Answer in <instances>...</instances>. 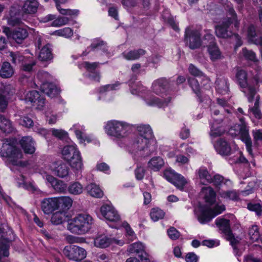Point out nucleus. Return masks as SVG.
Masks as SVG:
<instances>
[{
  "label": "nucleus",
  "mask_w": 262,
  "mask_h": 262,
  "mask_svg": "<svg viewBox=\"0 0 262 262\" xmlns=\"http://www.w3.org/2000/svg\"><path fill=\"white\" fill-rule=\"evenodd\" d=\"M228 12V17L222 23L215 27V32L218 37L228 38L232 37L236 41V47H239L242 45L240 36L237 34H234L229 30V27L235 21L234 26L238 27V23L236 21V14L232 6L228 5L226 8Z\"/></svg>",
  "instance_id": "f257e3e1"
},
{
  "label": "nucleus",
  "mask_w": 262,
  "mask_h": 262,
  "mask_svg": "<svg viewBox=\"0 0 262 262\" xmlns=\"http://www.w3.org/2000/svg\"><path fill=\"white\" fill-rule=\"evenodd\" d=\"M94 224L93 217L87 213H80L68 221L67 229L71 233L83 235L88 233Z\"/></svg>",
  "instance_id": "f03ea898"
},
{
  "label": "nucleus",
  "mask_w": 262,
  "mask_h": 262,
  "mask_svg": "<svg viewBox=\"0 0 262 262\" xmlns=\"http://www.w3.org/2000/svg\"><path fill=\"white\" fill-rule=\"evenodd\" d=\"M236 77L242 92L245 94L249 102H252L254 97L258 89L260 84L262 82L261 78L258 75L253 76L251 83L247 82V74L243 70H238Z\"/></svg>",
  "instance_id": "7ed1b4c3"
},
{
  "label": "nucleus",
  "mask_w": 262,
  "mask_h": 262,
  "mask_svg": "<svg viewBox=\"0 0 262 262\" xmlns=\"http://www.w3.org/2000/svg\"><path fill=\"white\" fill-rule=\"evenodd\" d=\"M0 156L6 159V165L13 171H15L16 166V139L15 138H7L4 141L0 148Z\"/></svg>",
  "instance_id": "20e7f679"
},
{
  "label": "nucleus",
  "mask_w": 262,
  "mask_h": 262,
  "mask_svg": "<svg viewBox=\"0 0 262 262\" xmlns=\"http://www.w3.org/2000/svg\"><path fill=\"white\" fill-rule=\"evenodd\" d=\"M225 210V207L223 205H216L214 208H211L209 205L200 204L194 211L199 222L204 224L222 213Z\"/></svg>",
  "instance_id": "39448f33"
},
{
  "label": "nucleus",
  "mask_w": 262,
  "mask_h": 262,
  "mask_svg": "<svg viewBox=\"0 0 262 262\" xmlns=\"http://www.w3.org/2000/svg\"><path fill=\"white\" fill-rule=\"evenodd\" d=\"M131 129L132 125L129 124L116 120L108 121L105 126V132L107 135L119 139L127 137Z\"/></svg>",
  "instance_id": "423d86ee"
},
{
  "label": "nucleus",
  "mask_w": 262,
  "mask_h": 262,
  "mask_svg": "<svg viewBox=\"0 0 262 262\" xmlns=\"http://www.w3.org/2000/svg\"><path fill=\"white\" fill-rule=\"evenodd\" d=\"M62 155L64 160L68 161L71 166L78 170L82 166V158L79 151L74 145L64 146Z\"/></svg>",
  "instance_id": "0eeeda50"
},
{
  "label": "nucleus",
  "mask_w": 262,
  "mask_h": 262,
  "mask_svg": "<svg viewBox=\"0 0 262 262\" xmlns=\"http://www.w3.org/2000/svg\"><path fill=\"white\" fill-rule=\"evenodd\" d=\"M229 134L233 137L240 136L241 139L245 143L246 149L249 154L253 157L252 149V141L249 134L247 126L244 124H236L230 128L229 130Z\"/></svg>",
  "instance_id": "6e6552de"
},
{
  "label": "nucleus",
  "mask_w": 262,
  "mask_h": 262,
  "mask_svg": "<svg viewBox=\"0 0 262 262\" xmlns=\"http://www.w3.org/2000/svg\"><path fill=\"white\" fill-rule=\"evenodd\" d=\"M150 141L144 137L136 136L130 144L132 152H139V154L143 157L149 156L154 149L149 145Z\"/></svg>",
  "instance_id": "1a4fd4ad"
},
{
  "label": "nucleus",
  "mask_w": 262,
  "mask_h": 262,
  "mask_svg": "<svg viewBox=\"0 0 262 262\" xmlns=\"http://www.w3.org/2000/svg\"><path fill=\"white\" fill-rule=\"evenodd\" d=\"M201 33L196 29H192L191 27H187L185 32V39L189 47L191 49H195L201 46Z\"/></svg>",
  "instance_id": "9d476101"
},
{
  "label": "nucleus",
  "mask_w": 262,
  "mask_h": 262,
  "mask_svg": "<svg viewBox=\"0 0 262 262\" xmlns=\"http://www.w3.org/2000/svg\"><path fill=\"white\" fill-rule=\"evenodd\" d=\"M63 253L70 260L74 261L81 260L86 256V251L76 245L66 246L63 250Z\"/></svg>",
  "instance_id": "9b49d317"
},
{
  "label": "nucleus",
  "mask_w": 262,
  "mask_h": 262,
  "mask_svg": "<svg viewBox=\"0 0 262 262\" xmlns=\"http://www.w3.org/2000/svg\"><path fill=\"white\" fill-rule=\"evenodd\" d=\"M100 212L102 215L110 222L117 223L121 219L118 211L112 205H102L100 208Z\"/></svg>",
  "instance_id": "f8f14e48"
},
{
  "label": "nucleus",
  "mask_w": 262,
  "mask_h": 262,
  "mask_svg": "<svg viewBox=\"0 0 262 262\" xmlns=\"http://www.w3.org/2000/svg\"><path fill=\"white\" fill-rule=\"evenodd\" d=\"M15 94V89L11 85L2 86L0 88V111L3 112L7 106L8 100Z\"/></svg>",
  "instance_id": "ddd939ff"
},
{
  "label": "nucleus",
  "mask_w": 262,
  "mask_h": 262,
  "mask_svg": "<svg viewBox=\"0 0 262 262\" xmlns=\"http://www.w3.org/2000/svg\"><path fill=\"white\" fill-rule=\"evenodd\" d=\"M19 143L26 154L32 155L36 150V142L31 136H27L21 138Z\"/></svg>",
  "instance_id": "4468645a"
},
{
  "label": "nucleus",
  "mask_w": 262,
  "mask_h": 262,
  "mask_svg": "<svg viewBox=\"0 0 262 262\" xmlns=\"http://www.w3.org/2000/svg\"><path fill=\"white\" fill-rule=\"evenodd\" d=\"M127 251L131 254L138 255L142 260H145V262L149 261L145 251V247L141 242H138L130 244L127 248Z\"/></svg>",
  "instance_id": "2eb2a0df"
},
{
  "label": "nucleus",
  "mask_w": 262,
  "mask_h": 262,
  "mask_svg": "<svg viewBox=\"0 0 262 262\" xmlns=\"http://www.w3.org/2000/svg\"><path fill=\"white\" fill-rule=\"evenodd\" d=\"M25 100L32 103L33 105L38 110H41L45 104V99L36 91H32L28 93Z\"/></svg>",
  "instance_id": "dca6fc26"
},
{
  "label": "nucleus",
  "mask_w": 262,
  "mask_h": 262,
  "mask_svg": "<svg viewBox=\"0 0 262 262\" xmlns=\"http://www.w3.org/2000/svg\"><path fill=\"white\" fill-rule=\"evenodd\" d=\"M113 243L122 246L124 243L122 241L112 238L104 235H99L94 239V245L100 248H106Z\"/></svg>",
  "instance_id": "f3484780"
},
{
  "label": "nucleus",
  "mask_w": 262,
  "mask_h": 262,
  "mask_svg": "<svg viewBox=\"0 0 262 262\" xmlns=\"http://www.w3.org/2000/svg\"><path fill=\"white\" fill-rule=\"evenodd\" d=\"M41 208L47 214L51 213L58 209L57 197L48 198L43 199L41 202Z\"/></svg>",
  "instance_id": "a211bd4d"
},
{
  "label": "nucleus",
  "mask_w": 262,
  "mask_h": 262,
  "mask_svg": "<svg viewBox=\"0 0 262 262\" xmlns=\"http://www.w3.org/2000/svg\"><path fill=\"white\" fill-rule=\"evenodd\" d=\"M216 151L222 156H229L231 153L230 144L224 139L220 138L214 145Z\"/></svg>",
  "instance_id": "6ab92c4d"
},
{
  "label": "nucleus",
  "mask_w": 262,
  "mask_h": 262,
  "mask_svg": "<svg viewBox=\"0 0 262 262\" xmlns=\"http://www.w3.org/2000/svg\"><path fill=\"white\" fill-rule=\"evenodd\" d=\"M52 169L59 177L66 178L69 173V167L67 164L61 161H56L52 163Z\"/></svg>",
  "instance_id": "aec40b11"
},
{
  "label": "nucleus",
  "mask_w": 262,
  "mask_h": 262,
  "mask_svg": "<svg viewBox=\"0 0 262 262\" xmlns=\"http://www.w3.org/2000/svg\"><path fill=\"white\" fill-rule=\"evenodd\" d=\"M17 60L21 63V70L25 72H30L32 70L33 67L36 64L32 55L24 56L17 55Z\"/></svg>",
  "instance_id": "412c9836"
},
{
  "label": "nucleus",
  "mask_w": 262,
  "mask_h": 262,
  "mask_svg": "<svg viewBox=\"0 0 262 262\" xmlns=\"http://www.w3.org/2000/svg\"><path fill=\"white\" fill-rule=\"evenodd\" d=\"M41 90L42 92L51 98L57 96L59 93V89L53 83L44 82L41 85Z\"/></svg>",
  "instance_id": "4be33fe9"
},
{
  "label": "nucleus",
  "mask_w": 262,
  "mask_h": 262,
  "mask_svg": "<svg viewBox=\"0 0 262 262\" xmlns=\"http://www.w3.org/2000/svg\"><path fill=\"white\" fill-rule=\"evenodd\" d=\"M171 98L168 97L164 99H161L155 96H151L146 99V104L151 106H157L159 108L167 106L170 102Z\"/></svg>",
  "instance_id": "5701e85b"
},
{
  "label": "nucleus",
  "mask_w": 262,
  "mask_h": 262,
  "mask_svg": "<svg viewBox=\"0 0 262 262\" xmlns=\"http://www.w3.org/2000/svg\"><path fill=\"white\" fill-rule=\"evenodd\" d=\"M168 81L165 78H161L154 81L152 84V91L157 95H160L165 92L168 84Z\"/></svg>",
  "instance_id": "b1692460"
},
{
  "label": "nucleus",
  "mask_w": 262,
  "mask_h": 262,
  "mask_svg": "<svg viewBox=\"0 0 262 262\" xmlns=\"http://www.w3.org/2000/svg\"><path fill=\"white\" fill-rule=\"evenodd\" d=\"M14 129L12 122L3 115H0V130L1 133L7 135L12 133Z\"/></svg>",
  "instance_id": "393cba45"
},
{
  "label": "nucleus",
  "mask_w": 262,
  "mask_h": 262,
  "mask_svg": "<svg viewBox=\"0 0 262 262\" xmlns=\"http://www.w3.org/2000/svg\"><path fill=\"white\" fill-rule=\"evenodd\" d=\"M247 38L250 43L256 45L262 42V36H259L256 32L255 27L250 25L247 29Z\"/></svg>",
  "instance_id": "a878e982"
},
{
  "label": "nucleus",
  "mask_w": 262,
  "mask_h": 262,
  "mask_svg": "<svg viewBox=\"0 0 262 262\" xmlns=\"http://www.w3.org/2000/svg\"><path fill=\"white\" fill-rule=\"evenodd\" d=\"M215 223L219 227L220 230L222 231L226 236L232 233L229 220L217 218L215 220Z\"/></svg>",
  "instance_id": "bb28decb"
},
{
  "label": "nucleus",
  "mask_w": 262,
  "mask_h": 262,
  "mask_svg": "<svg viewBox=\"0 0 262 262\" xmlns=\"http://www.w3.org/2000/svg\"><path fill=\"white\" fill-rule=\"evenodd\" d=\"M88 193L92 196L101 198L103 196V192L100 187L96 183L92 182L86 186Z\"/></svg>",
  "instance_id": "cd10ccee"
},
{
  "label": "nucleus",
  "mask_w": 262,
  "mask_h": 262,
  "mask_svg": "<svg viewBox=\"0 0 262 262\" xmlns=\"http://www.w3.org/2000/svg\"><path fill=\"white\" fill-rule=\"evenodd\" d=\"M208 52L212 61L221 59L223 56L216 43L208 45Z\"/></svg>",
  "instance_id": "c85d7f7f"
},
{
  "label": "nucleus",
  "mask_w": 262,
  "mask_h": 262,
  "mask_svg": "<svg viewBox=\"0 0 262 262\" xmlns=\"http://www.w3.org/2000/svg\"><path fill=\"white\" fill-rule=\"evenodd\" d=\"M146 52L142 49L131 50L128 52H124L122 53L123 57L127 60H135L139 59L144 55Z\"/></svg>",
  "instance_id": "c756f323"
},
{
  "label": "nucleus",
  "mask_w": 262,
  "mask_h": 262,
  "mask_svg": "<svg viewBox=\"0 0 262 262\" xmlns=\"http://www.w3.org/2000/svg\"><path fill=\"white\" fill-rule=\"evenodd\" d=\"M38 6V4L36 0H27L25 2L22 9L25 13L34 14L37 11Z\"/></svg>",
  "instance_id": "7c9ffc66"
},
{
  "label": "nucleus",
  "mask_w": 262,
  "mask_h": 262,
  "mask_svg": "<svg viewBox=\"0 0 262 262\" xmlns=\"http://www.w3.org/2000/svg\"><path fill=\"white\" fill-rule=\"evenodd\" d=\"M197 173L199 175V178L200 179H205L206 180H224V178L219 174L214 175L213 178H210V176L209 175L208 171L207 169L205 167H201L197 171Z\"/></svg>",
  "instance_id": "2f4dec72"
},
{
  "label": "nucleus",
  "mask_w": 262,
  "mask_h": 262,
  "mask_svg": "<svg viewBox=\"0 0 262 262\" xmlns=\"http://www.w3.org/2000/svg\"><path fill=\"white\" fill-rule=\"evenodd\" d=\"M138 135L137 136L144 137L150 140L153 136L152 131L148 125H140L137 127Z\"/></svg>",
  "instance_id": "473e14b6"
},
{
  "label": "nucleus",
  "mask_w": 262,
  "mask_h": 262,
  "mask_svg": "<svg viewBox=\"0 0 262 262\" xmlns=\"http://www.w3.org/2000/svg\"><path fill=\"white\" fill-rule=\"evenodd\" d=\"M90 48L93 50L96 49H100L104 52L107 51L106 43L104 41L99 39H95L93 40L90 47H88L85 51L83 52L82 55L86 56L90 52Z\"/></svg>",
  "instance_id": "72a5a7b5"
},
{
  "label": "nucleus",
  "mask_w": 262,
  "mask_h": 262,
  "mask_svg": "<svg viewBox=\"0 0 262 262\" xmlns=\"http://www.w3.org/2000/svg\"><path fill=\"white\" fill-rule=\"evenodd\" d=\"M201 192L204 194V198L207 203L212 205L215 202L216 194L211 187H203Z\"/></svg>",
  "instance_id": "f704fd0d"
},
{
  "label": "nucleus",
  "mask_w": 262,
  "mask_h": 262,
  "mask_svg": "<svg viewBox=\"0 0 262 262\" xmlns=\"http://www.w3.org/2000/svg\"><path fill=\"white\" fill-rule=\"evenodd\" d=\"M13 74L14 70L10 63L8 62H3L0 70V76L8 78L11 77Z\"/></svg>",
  "instance_id": "c9c22d12"
},
{
  "label": "nucleus",
  "mask_w": 262,
  "mask_h": 262,
  "mask_svg": "<svg viewBox=\"0 0 262 262\" xmlns=\"http://www.w3.org/2000/svg\"><path fill=\"white\" fill-rule=\"evenodd\" d=\"M47 184L49 187H52L58 192H65L68 188L64 181H48Z\"/></svg>",
  "instance_id": "e433bc0d"
},
{
  "label": "nucleus",
  "mask_w": 262,
  "mask_h": 262,
  "mask_svg": "<svg viewBox=\"0 0 262 262\" xmlns=\"http://www.w3.org/2000/svg\"><path fill=\"white\" fill-rule=\"evenodd\" d=\"M163 176L167 180H185L183 176L176 173L170 168H167L164 171Z\"/></svg>",
  "instance_id": "4c0bfd02"
},
{
  "label": "nucleus",
  "mask_w": 262,
  "mask_h": 262,
  "mask_svg": "<svg viewBox=\"0 0 262 262\" xmlns=\"http://www.w3.org/2000/svg\"><path fill=\"white\" fill-rule=\"evenodd\" d=\"M148 167L154 171H158L164 165L163 159L160 157H155L148 162Z\"/></svg>",
  "instance_id": "58836bf2"
},
{
  "label": "nucleus",
  "mask_w": 262,
  "mask_h": 262,
  "mask_svg": "<svg viewBox=\"0 0 262 262\" xmlns=\"http://www.w3.org/2000/svg\"><path fill=\"white\" fill-rule=\"evenodd\" d=\"M58 208L69 209L72 205L73 201L69 196L57 197Z\"/></svg>",
  "instance_id": "ea45409f"
},
{
  "label": "nucleus",
  "mask_w": 262,
  "mask_h": 262,
  "mask_svg": "<svg viewBox=\"0 0 262 262\" xmlns=\"http://www.w3.org/2000/svg\"><path fill=\"white\" fill-rule=\"evenodd\" d=\"M38 58L41 61H48L52 58V54L49 45H46L41 48Z\"/></svg>",
  "instance_id": "a19ab883"
},
{
  "label": "nucleus",
  "mask_w": 262,
  "mask_h": 262,
  "mask_svg": "<svg viewBox=\"0 0 262 262\" xmlns=\"http://www.w3.org/2000/svg\"><path fill=\"white\" fill-rule=\"evenodd\" d=\"M225 132V129L222 125H219L215 123H212L211 125L210 136L213 138H216L223 135Z\"/></svg>",
  "instance_id": "79ce46f5"
},
{
  "label": "nucleus",
  "mask_w": 262,
  "mask_h": 262,
  "mask_svg": "<svg viewBox=\"0 0 262 262\" xmlns=\"http://www.w3.org/2000/svg\"><path fill=\"white\" fill-rule=\"evenodd\" d=\"M28 32L25 27L20 26V23L17 19V45L21 44L27 38Z\"/></svg>",
  "instance_id": "37998d69"
},
{
  "label": "nucleus",
  "mask_w": 262,
  "mask_h": 262,
  "mask_svg": "<svg viewBox=\"0 0 262 262\" xmlns=\"http://www.w3.org/2000/svg\"><path fill=\"white\" fill-rule=\"evenodd\" d=\"M66 213L63 211H59L54 213L51 219V222L54 225H59L66 219Z\"/></svg>",
  "instance_id": "c03bdc74"
},
{
  "label": "nucleus",
  "mask_w": 262,
  "mask_h": 262,
  "mask_svg": "<svg viewBox=\"0 0 262 262\" xmlns=\"http://www.w3.org/2000/svg\"><path fill=\"white\" fill-rule=\"evenodd\" d=\"M248 235L252 242H256L260 238L259 228L257 225H252L249 229Z\"/></svg>",
  "instance_id": "a18cd8bd"
},
{
  "label": "nucleus",
  "mask_w": 262,
  "mask_h": 262,
  "mask_svg": "<svg viewBox=\"0 0 262 262\" xmlns=\"http://www.w3.org/2000/svg\"><path fill=\"white\" fill-rule=\"evenodd\" d=\"M69 192L73 194L77 195L81 193L83 191V186L78 182H74L69 185Z\"/></svg>",
  "instance_id": "49530a36"
},
{
  "label": "nucleus",
  "mask_w": 262,
  "mask_h": 262,
  "mask_svg": "<svg viewBox=\"0 0 262 262\" xmlns=\"http://www.w3.org/2000/svg\"><path fill=\"white\" fill-rule=\"evenodd\" d=\"M8 25L14 26L16 25V8L14 6L11 7L7 16Z\"/></svg>",
  "instance_id": "de8ad7c7"
},
{
  "label": "nucleus",
  "mask_w": 262,
  "mask_h": 262,
  "mask_svg": "<svg viewBox=\"0 0 262 262\" xmlns=\"http://www.w3.org/2000/svg\"><path fill=\"white\" fill-rule=\"evenodd\" d=\"M212 119L213 120V123L219 125L228 122V120L224 116V115L220 114V111L217 110H215L213 111Z\"/></svg>",
  "instance_id": "09e8293b"
},
{
  "label": "nucleus",
  "mask_w": 262,
  "mask_h": 262,
  "mask_svg": "<svg viewBox=\"0 0 262 262\" xmlns=\"http://www.w3.org/2000/svg\"><path fill=\"white\" fill-rule=\"evenodd\" d=\"M150 215L152 220L156 222L163 218L165 212L159 208H154L151 210Z\"/></svg>",
  "instance_id": "8fccbe9b"
},
{
  "label": "nucleus",
  "mask_w": 262,
  "mask_h": 262,
  "mask_svg": "<svg viewBox=\"0 0 262 262\" xmlns=\"http://www.w3.org/2000/svg\"><path fill=\"white\" fill-rule=\"evenodd\" d=\"M150 173V172H149ZM135 174L136 178L138 180H142L143 179H149V175L145 169L142 167H138L135 170Z\"/></svg>",
  "instance_id": "3c124183"
},
{
  "label": "nucleus",
  "mask_w": 262,
  "mask_h": 262,
  "mask_svg": "<svg viewBox=\"0 0 262 262\" xmlns=\"http://www.w3.org/2000/svg\"><path fill=\"white\" fill-rule=\"evenodd\" d=\"M71 130H73L76 137L80 140L83 141L86 140L88 142H91V140L84 136L82 130H83V127L81 126L80 128L77 125H74L72 128H71Z\"/></svg>",
  "instance_id": "603ef678"
},
{
  "label": "nucleus",
  "mask_w": 262,
  "mask_h": 262,
  "mask_svg": "<svg viewBox=\"0 0 262 262\" xmlns=\"http://www.w3.org/2000/svg\"><path fill=\"white\" fill-rule=\"evenodd\" d=\"M19 124L27 128H30L33 126L34 122L28 116H23L19 119Z\"/></svg>",
  "instance_id": "864d4df0"
},
{
  "label": "nucleus",
  "mask_w": 262,
  "mask_h": 262,
  "mask_svg": "<svg viewBox=\"0 0 262 262\" xmlns=\"http://www.w3.org/2000/svg\"><path fill=\"white\" fill-rule=\"evenodd\" d=\"M188 83L194 93L200 98V87L198 80L194 78H190L188 79Z\"/></svg>",
  "instance_id": "5fc2aeb1"
},
{
  "label": "nucleus",
  "mask_w": 262,
  "mask_h": 262,
  "mask_svg": "<svg viewBox=\"0 0 262 262\" xmlns=\"http://www.w3.org/2000/svg\"><path fill=\"white\" fill-rule=\"evenodd\" d=\"M177 189L180 190L188 191L189 184L188 181H170Z\"/></svg>",
  "instance_id": "6e6d98bb"
},
{
  "label": "nucleus",
  "mask_w": 262,
  "mask_h": 262,
  "mask_svg": "<svg viewBox=\"0 0 262 262\" xmlns=\"http://www.w3.org/2000/svg\"><path fill=\"white\" fill-rule=\"evenodd\" d=\"M54 34L58 36L69 38L73 35V33L71 28L66 27L55 31Z\"/></svg>",
  "instance_id": "4d7b16f0"
},
{
  "label": "nucleus",
  "mask_w": 262,
  "mask_h": 262,
  "mask_svg": "<svg viewBox=\"0 0 262 262\" xmlns=\"http://www.w3.org/2000/svg\"><path fill=\"white\" fill-rule=\"evenodd\" d=\"M131 93L134 95H138L145 91V88L140 83L134 84L131 81L129 83Z\"/></svg>",
  "instance_id": "13d9d810"
},
{
  "label": "nucleus",
  "mask_w": 262,
  "mask_h": 262,
  "mask_svg": "<svg viewBox=\"0 0 262 262\" xmlns=\"http://www.w3.org/2000/svg\"><path fill=\"white\" fill-rule=\"evenodd\" d=\"M59 13L62 15H69V16H77L78 14V10H71L69 9L61 8L59 4L57 5L56 7Z\"/></svg>",
  "instance_id": "bf43d9fd"
},
{
  "label": "nucleus",
  "mask_w": 262,
  "mask_h": 262,
  "mask_svg": "<svg viewBox=\"0 0 262 262\" xmlns=\"http://www.w3.org/2000/svg\"><path fill=\"white\" fill-rule=\"evenodd\" d=\"M3 32L6 35L10 41L14 40L16 41V31L15 29H11L9 27H4Z\"/></svg>",
  "instance_id": "052dcab7"
},
{
  "label": "nucleus",
  "mask_w": 262,
  "mask_h": 262,
  "mask_svg": "<svg viewBox=\"0 0 262 262\" xmlns=\"http://www.w3.org/2000/svg\"><path fill=\"white\" fill-rule=\"evenodd\" d=\"M222 196L226 199L237 201L239 199V194L235 190L228 191L223 192Z\"/></svg>",
  "instance_id": "680f3d73"
},
{
  "label": "nucleus",
  "mask_w": 262,
  "mask_h": 262,
  "mask_svg": "<svg viewBox=\"0 0 262 262\" xmlns=\"http://www.w3.org/2000/svg\"><path fill=\"white\" fill-rule=\"evenodd\" d=\"M51 131L54 137L60 140H63L68 136V133L62 129L52 128Z\"/></svg>",
  "instance_id": "e2e57ef3"
},
{
  "label": "nucleus",
  "mask_w": 262,
  "mask_h": 262,
  "mask_svg": "<svg viewBox=\"0 0 262 262\" xmlns=\"http://www.w3.org/2000/svg\"><path fill=\"white\" fill-rule=\"evenodd\" d=\"M249 110L252 112L256 118L260 119L262 118V113L259 108V101L258 100L255 101L254 106L250 107Z\"/></svg>",
  "instance_id": "0e129e2a"
},
{
  "label": "nucleus",
  "mask_w": 262,
  "mask_h": 262,
  "mask_svg": "<svg viewBox=\"0 0 262 262\" xmlns=\"http://www.w3.org/2000/svg\"><path fill=\"white\" fill-rule=\"evenodd\" d=\"M122 225L125 229L126 235L129 240L131 241L135 240L136 238V234L128 224L126 222H124L122 223Z\"/></svg>",
  "instance_id": "69168bd1"
},
{
  "label": "nucleus",
  "mask_w": 262,
  "mask_h": 262,
  "mask_svg": "<svg viewBox=\"0 0 262 262\" xmlns=\"http://www.w3.org/2000/svg\"><path fill=\"white\" fill-rule=\"evenodd\" d=\"M242 54L245 58L248 60L254 62L257 61L255 53L251 50H248L247 49L244 48L242 50Z\"/></svg>",
  "instance_id": "338daca9"
},
{
  "label": "nucleus",
  "mask_w": 262,
  "mask_h": 262,
  "mask_svg": "<svg viewBox=\"0 0 262 262\" xmlns=\"http://www.w3.org/2000/svg\"><path fill=\"white\" fill-rule=\"evenodd\" d=\"M216 86L217 90L220 93H224L225 92H227L228 90L229 84L226 80L224 79L223 80L217 81V83H216Z\"/></svg>",
  "instance_id": "774afa93"
}]
</instances>
